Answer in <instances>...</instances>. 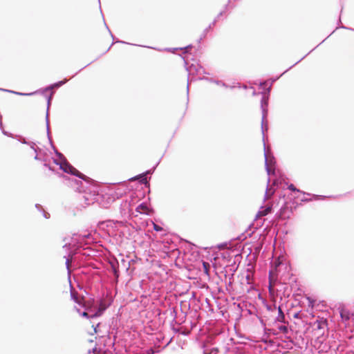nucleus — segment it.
<instances>
[{
    "mask_svg": "<svg viewBox=\"0 0 354 354\" xmlns=\"http://www.w3.org/2000/svg\"><path fill=\"white\" fill-rule=\"evenodd\" d=\"M274 192H275V189L274 188H272V186L269 188H267V189L266 191V194H265V198L266 200L270 198L273 196Z\"/></svg>",
    "mask_w": 354,
    "mask_h": 354,
    "instance_id": "obj_7",
    "label": "nucleus"
},
{
    "mask_svg": "<svg viewBox=\"0 0 354 354\" xmlns=\"http://www.w3.org/2000/svg\"><path fill=\"white\" fill-rule=\"evenodd\" d=\"M271 210H272L271 206L267 207L266 208L259 211L258 213L257 214L256 216H257V218H261L262 216H266L267 214L270 213Z\"/></svg>",
    "mask_w": 354,
    "mask_h": 354,
    "instance_id": "obj_4",
    "label": "nucleus"
},
{
    "mask_svg": "<svg viewBox=\"0 0 354 354\" xmlns=\"http://www.w3.org/2000/svg\"><path fill=\"white\" fill-rule=\"evenodd\" d=\"M294 317L295 318H298L299 317V314L298 313H296L294 315Z\"/></svg>",
    "mask_w": 354,
    "mask_h": 354,
    "instance_id": "obj_17",
    "label": "nucleus"
},
{
    "mask_svg": "<svg viewBox=\"0 0 354 354\" xmlns=\"http://www.w3.org/2000/svg\"><path fill=\"white\" fill-rule=\"evenodd\" d=\"M279 330H280V331H281L283 333H288V329L287 326H280Z\"/></svg>",
    "mask_w": 354,
    "mask_h": 354,
    "instance_id": "obj_13",
    "label": "nucleus"
},
{
    "mask_svg": "<svg viewBox=\"0 0 354 354\" xmlns=\"http://www.w3.org/2000/svg\"><path fill=\"white\" fill-rule=\"evenodd\" d=\"M153 229L154 230L158 232V231H161L162 230V227H161L160 226L153 223Z\"/></svg>",
    "mask_w": 354,
    "mask_h": 354,
    "instance_id": "obj_14",
    "label": "nucleus"
},
{
    "mask_svg": "<svg viewBox=\"0 0 354 354\" xmlns=\"http://www.w3.org/2000/svg\"><path fill=\"white\" fill-rule=\"evenodd\" d=\"M314 324L316 326L318 330H321L323 329L327 325V322L326 319H321L317 320Z\"/></svg>",
    "mask_w": 354,
    "mask_h": 354,
    "instance_id": "obj_5",
    "label": "nucleus"
},
{
    "mask_svg": "<svg viewBox=\"0 0 354 354\" xmlns=\"http://www.w3.org/2000/svg\"><path fill=\"white\" fill-rule=\"evenodd\" d=\"M38 169L41 173L46 174L47 171L50 170V167H48L46 163L40 162L38 165Z\"/></svg>",
    "mask_w": 354,
    "mask_h": 354,
    "instance_id": "obj_6",
    "label": "nucleus"
},
{
    "mask_svg": "<svg viewBox=\"0 0 354 354\" xmlns=\"http://www.w3.org/2000/svg\"><path fill=\"white\" fill-rule=\"evenodd\" d=\"M144 181H145V182H147V179H146V178H144L142 180V182H144Z\"/></svg>",
    "mask_w": 354,
    "mask_h": 354,
    "instance_id": "obj_19",
    "label": "nucleus"
},
{
    "mask_svg": "<svg viewBox=\"0 0 354 354\" xmlns=\"http://www.w3.org/2000/svg\"><path fill=\"white\" fill-rule=\"evenodd\" d=\"M99 313L102 314V310L100 309H99L95 314H99Z\"/></svg>",
    "mask_w": 354,
    "mask_h": 354,
    "instance_id": "obj_18",
    "label": "nucleus"
},
{
    "mask_svg": "<svg viewBox=\"0 0 354 354\" xmlns=\"http://www.w3.org/2000/svg\"><path fill=\"white\" fill-rule=\"evenodd\" d=\"M136 211L140 214H148L149 207L146 204L142 203L136 207Z\"/></svg>",
    "mask_w": 354,
    "mask_h": 354,
    "instance_id": "obj_3",
    "label": "nucleus"
},
{
    "mask_svg": "<svg viewBox=\"0 0 354 354\" xmlns=\"http://www.w3.org/2000/svg\"><path fill=\"white\" fill-rule=\"evenodd\" d=\"M272 272L271 271V272H270V276L271 277V276H272Z\"/></svg>",
    "mask_w": 354,
    "mask_h": 354,
    "instance_id": "obj_20",
    "label": "nucleus"
},
{
    "mask_svg": "<svg viewBox=\"0 0 354 354\" xmlns=\"http://www.w3.org/2000/svg\"><path fill=\"white\" fill-rule=\"evenodd\" d=\"M288 189L292 192H299V193H303V194H305L304 192L300 191L299 189H297L295 187V186L293 185V184H290L289 186H288Z\"/></svg>",
    "mask_w": 354,
    "mask_h": 354,
    "instance_id": "obj_11",
    "label": "nucleus"
},
{
    "mask_svg": "<svg viewBox=\"0 0 354 354\" xmlns=\"http://www.w3.org/2000/svg\"><path fill=\"white\" fill-rule=\"evenodd\" d=\"M281 263L279 261V259H278L275 262V271L277 272H279V267L281 266Z\"/></svg>",
    "mask_w": 354,
    "mask_h": 354,
    "instance_id": "obj_12",
    "label": "nucleus"
},
{
    "mask_svg": "<svg viewBox=\"0 0 354 354\" xmlns=\"http://www.w3.org/2000/svg\"><path fill=\"white\" fill-rule=\"evenodd\" d=\"M203 268L204 273L207 275H209V269H210V265L209 263L203 261Z\"/></svg>",
    "mask_w": 354,
    "mask_h": 354,
    "instance_id": "obj_10",
    "label": "nucleus"
},
{
    "mask_svg": "<svg viewBox=\"0 0 354 354\" xmlns=\"http://www.w3.org/2000/svg\"><path fill=\"white\" fill-rule=\"evenodd\" d=\"M71 299H73L76 304L78 305L85 308H88V302H86L84 300V297L83 295H80L77 292H76L74 290H72L71 291Z\"/></svg>",
    "mask_w": 354,
    "mask_h": 354,
    "instance_id": "obj_1",
    "label": "nucleus"
},
{
    "mask_svg": "<svg viewBox=\"0 0 354 354\" xmlns=\"http://www.w3.org/2000/svg\"><path fill=\"white\" fill-rule=\"evenodd\" d=\"M266 170L268 175L273 174L274 173V167L271 162H266Z\"/></svg>",
    "mask_w": 354,
    "mask_h": 354,
    "instance_id": "obj_8",
    "label": "nucleus"
},
{
    "mask_svg": "<svg viewBox=\"0 0 354 354\" xmlns=\"http://www.w3.org/2000/svg\"><path fill=\"white\" fill-rule=\"evenodd\" d=\"M63 169L64 171L68 173H71L72 174L77 176L81 178H83L84 175L81 174L78 170H77L75 168L73 167L71 165H66L64 167H63Z\"/></svg>",
    "mask_w": 354,
    "mask_h": 354,
    "instance_id": "obj_2",
    "label": "nucleus"
},
{
    "mask_svg": "<svg viewBox=\"0 0 354 354\" xmlns=\"http://www.w3.org/2000/svg\"><path fill=\"white\" fill-rule=\"evenodd\" d=\"M275 184H276V181L274 180V181L273 182V185H274Z\"/></svg>",
    "mask_w": 354,
    "mask_h": 354,
    "instance_id": "obj_21",
    "label": "nucleus"
},
{
    "mask_svg": "<svg viewBox=\"0 0 354 354\" xmlns=\"http://www.w3.org/2000/svg\"><path fill=\"white\" fill-rule=\"evenodd\" d=\"M82 316H83L84 317H88L89 318V315H88V314L86 312L82 313Z\"/></svg>",
    "mask_w": 354,
    "mask_h": 354,
    "instance_id": "obj_16",
    "label": "nucleus"
},
{
    "mask_svg": "<svg viewBox=\"0 0 354 354\" xmlns=\"http://www.w3.org/2000/svg\"><path fill=\"white\" fill-rule=\"evenodd\" d=\"M278 311H279V315L277 317V319L278 322H285V315L281 310V308L280 306L278 307Z\"/></svg>",
    "mask_w": 354,
    "mask_h": 354,
    "instance_id": "obj_9",
    "label": "nucleus"
},
{
    "mask_svg": "<svg viewBox=\"0 0 354 354\" xmlns=\"http://www.w3.org/2000/svg\"><path fill=\"white\" fill-rule=\"evenodd\" d=\"M101 315V313H99V314H93L91 315H89V318H94V317H98V316H100Z\"/></svg>",
    "mask_w": 354,
    "mask_h": 354,
    "instance_id": "obj_15",
    "label": "nucleus"
}]
</instances>
